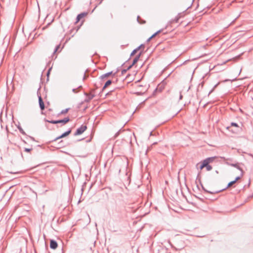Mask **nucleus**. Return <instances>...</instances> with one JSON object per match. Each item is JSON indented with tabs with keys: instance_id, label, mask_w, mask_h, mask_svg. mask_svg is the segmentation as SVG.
Here are the masks:
<instances>
[{
	"instance_id": "nucleus-1",
	"label": "nucleus",
	"mask_w": 253,
	"mask_h": 253,
	"mask_svg": "<svg viewBox=\"0 0 253 253\" xmlns=\"http://www.w3.org/2000/svg\"><path fill=\"white\" fill-rule=\"evenodd\" d=\"M220 158L224 160L225 164H226L227 165L234 167L239 169V170H240L241 172V176H243L244 172L243 171V169L240 166L241 164H240L238 162L236 163H230L229 162H228V161H231V159H226L224 157H221Z\"/></svg>"
},
{
	"instance_id": "nucleus-2",
	"label": "nucleus",
	"mask_w": 253,
	"mask_h": 253,
	"mask_svg": "<svg viewBox=\"0 0 253 253\" xmlns=\"http://www.w3.org/2000/svg\"><path fill=\"white\" fill-rule=\"evenodd\" d=\"M46 122H47L49 123L53 124H62V125H64L66 123L69 122L70 119L69 117L65 118L64 119L62 120H51V121H48V120H45Z\"/></svg>"
},
{
	"instance_id": "nucleus-3",
	"label": "nucleus",
	"mask_w": 253,
	"mask_h": 253,
	"mask_svg": "<svg viewBox=\"0 0 253 253\" xmlns=\"http://www.w3.org/2000/svg\"><path fill=\"white\" fill-rule=\"evenodd\" d=\"M86 129L87 126L85 125H82L77 129L76 131L74 133V135L76 136L82 134Z\"/></svg>"
},
{
	"instance_id": "nucleus-4",
	"label": "nucleus",
	"mask_w": 253,
	"mask_h": 253,
	"mask_svg": "<svg viewBox=\"0 0 253 253\" xmlns=\"http://www.w3.org/2000/svg\"><path fill=\"white\" fill-rule=\"evenodd\" d=\"M94 91V90H92L90 93H85L84 94L87 96V98L85 99L84 101L86 102H89L95 95L92 93Z\"/></svg>"
},
{
	"instance_id": "nucleus-5",
	"label": "nucleus",
	"mask_w": 253,
	"mask_h": 253,
	"mask_svg": "<svg viewBox=\"0 0 253 253\" xmlns=\"http://www.w3.org/2000/svg\"><path fill=\"white\" fill-rule=\"evenodd\" d=\"M71 132V129H69L68 130V131L65 132L64 133H63L62 134H61V135L56 137L55 139H54L53 140H52L51 141L53 142V141H56L57 140L60 139V138H63L64 137H66L67 136V135H68L69 134H70Z\"/></svg>"
},
{
	"instance_id": "nucleus-6",
	"label": "nucleus",
	"mask_w": 253,
	"mask_h": 253,
	"mask_svg": "<svg viewBox=\"0 0 253 253\" xmlns=\"http://www.w3.org/2000/svg\"><path fill=\"white\" fill-rule=\"evenodd\" d=\"M38 95V99H39V106H40V109L42 111H43L44 109H45V106H44V102L43 101V100L41 97V95L40 94Z\"/></svg>"
},
{
	"instance_id": "nucleus-7",
	"label": "nucleus",
	"mask_w": 253,
	"mask_h": 253,
	"mask_svg": "<svg viewBox=\"0 0 253 253\" xmlns=\"http://www.w3.org/2000/svg\"><path fill=\"white\" fill-rule=\"evenodd\" d=\"M142 51H140V53L137 55H136L135 58L133 59V62H132V63L131 65H130L128 68H127V69H130L135 63H136L137 62V61H138L141 54H142Z\"/></svg>"
},
{
	"instance_id": "nucleus-8",
	"label": "nucleus",
	"mask_w": 253,
	"mask_h": 253,
	"mask_svg": "<svg viewBox=\"0 0 253 253\" xmlns=\"http://www.w3.org/2000/svg\"><path fill=\"white\" fill-rule=\"evenodd\" d=\"M58 246L56 241L54 240H51L50 241V247L52 249H55Z\"/></svg>"
},
{
	"instance_id": "nucleus-9",
	"label": "nucleus",
	"mask_w": 253,
	"mask_h": 253,
	"mask_svg": "<svg viewBox=\"0 0 253 253\" xmlns=\"http://www.w3.org/2000/svg\"><path fill=\"white\" fill-rule=\"evenodd\" d=\"M63 47H62L61 48H60V44L57 45H56L55 48V49H54V51L53 52V54L52 55V58L54 57V55H55V54L56 52H58V53L60 52L61 51L62 49L63 48Z\"/></svg>"
},
{
	"instance_id": "nucleus-10",
	"label": "nucleus",
	"mask_w": 253,
	"mask_h": 253,
	"mask_svg": "<svg viewBox=\"0 0 253 253\" xmlns=\"http://www.w3.org/2000/svg\"><path fill=\"white\" fill-rule=\"evenodd\" d=\"M216 158H217V157H216V156L209 157V158H207L206 159H205L204 161L206 164H209L210 163H212Z\"/></svg>"
},
{
	"instance_id": "nucleus-11",
	"label": "nucleus",
	"mask_w": 253,
	"mask_h": 253,
	"mask_svg": "<svg viewBox=\"0 0 253 253\" xmlns=\"http://www.w3.org/2000/svg\"><path fill=\"white\" fill-rule=\"evenodd\" d=\"M87 14L86 12H83L78 14L76 18V23L78 22L82 18L85 16Z\"/></svg>"
},
{
	"instance_id": "nucleus-12",
	"label": "nucleus",
	"mask_w": 253,
	"mask_h": 253,
	"mask_svg": "<svg viewBox=\"0 0 253 253\" xmlns=\"http://www.w3.org/2000/svg\"><path fill=\"white\" fill-rule=\"evenodd\" d=\"M112 74H113V72L112 71L108 72V73H107L106 74H104L101 75L100 77V79H101L102 80H104L105 78L108 77L109 76H110V75H111Z\"/></svg>"
},
{
	"instance_id": "nucleus-13",
	"label": "nucleus",
	"mask_w": 253,
	"mask_h": 253,
	"mask_svg": "<svg viewBox=\"0 0 253 253\" xmlns=\"http://www.w3.org/2000/svg\"><path fill=\"white\" fill-rule=\"evenodd\" d=\"M112 83H114L113 81L109 80H108L105 84L104 86L102 88V90H103L105 89L106 87H107L108 86H109Z\"/></svg>"
},
{
	"instance_id": "nucleus-14",
	"label": "nucleus",
	"mask_w": 253,
	"mask_h": 253,
	"mask_svg": "<svg viewBox=\"0 0 253 253\" xmlns=\"http://www.w3.org/2000/svg\"><path fill=\"white\" fill-rule=\"evenodd\" d=\"M231 126L236 127L237 128V129H236L237 131H238L239 130V129H240V127H239L238 125L236 123H233V122L231 123Z\"/></svg>"
},
{
	"instance_id": "nucleus-15",
	"label": "nucleus",
	"mask_w": 253,
	"mask_h": 253,
	"mask_svg": "<svg viewBox=\"0 0 253 253\" xmlns=\"http://www.w3.org/2000/svg\"><path fill=\"white\" fill-rule=\"evenodd\" d=\"M137 20L138 23L140 24H144L146 23V21L143 19H142L139 16H137Z\"/></svg>"
},
{
	"instance_id": "nucleus-16",
	"label": "nucleus",
	"mask_w": 253,
	"mask_h": 253,
	"mask_svg": "<svg viewBox=\"0 0 253 253\" xmlns=\"http://www.w3.org/2000/svg\"><path fill=\"white\" fill-rule=\"evenodd\" d=\"M161 32V30H159L158 31H157V32H156L155 33H154L153 35H152L147 40V41H150L152 38H153L154 37H155L158 34L160 33Z\"/></svg>"
},
{
	"instance_id": "nucleus-17",
	"label": "nucleus",
	"mask_w": 253,
	"mask_h": 253,
	"mask_svg": "<svg viewBox=\"0 0 253 253\" xmlns=\"http://www.w3.org/2000/svg\"><path fill=\"white\" fill-rule=\"evenodd\" d=\"M207 165V164L206 163V162H205V161L204 160L202 162V165L200 166V169H202L206 167V166Z\"/></svg>"
},
{
	"instance_id": "nucleus-18",
	"label": "nucleus",
	"mask_w": 253,
	"mask_h": 253,
	"mask_svg": "<svg viewBox=\"0 0 253 253\" xmlns=\"http://www.w3.org/2000/svg\"><path fill=\"white\" fill-rule=\"evenodd\" d=\"M207 166H206V169L207 171H210L212 169V167L209 164H207Z\"/></svg>"
},
{
	"instance_id": "nucleus-19",
	"label": "nucleus",
	"mask_w": 253,
	"mask_h": 253,
	"mask_svg": "<svg viewBox=\"0 0 253 253\" xmlns=\"http://www.w3.org/2000/svg\"><path fill=\"white\" fill-rule=\"evenodd\" d=\"M236 183V180H233V181H232L231 182H230L228 184V185L227 186L226 188H228V187H231V186H232L234 184H235Z\"/></svg>"
},
{
	"instance_id": "nucleus-20",
	"label": "nucleus",
	"mask_w": 253,
	"mask_h": 253,
	"mask_svg": "<svg viewBox=\"0 0 253 253\" xmlns=\"http://www.w3.org/2000/svg\"><path fill=\"white\" fill-rule=\"evenodd\" d=\"M33 150V148L32 147H31V148H25L24 149V151L25 152H27V153H30L31 152V151Z\"/></svg>"
},
{
	"instance_id": "nucleus-21",
	"label": "nucleus",
	"mask_w": 253,
	"mask_h": 253,
	"mask_svg": "<svg viewBox=\"0 0 253 253\" xmlns=\"http://www.w3.org/2000/svg\"><path fill=\"white\" fill-rule=\"evenodd\" d=\"M18 128L21 133H22L23 135H26L25 132L21 127H18Z\"/></svg>"
},
{
	"instance_id": "nucleus-22",
	"label": "nucleus",
	"mask_w": 253,
	"mask_h": 253,
	"mask_svg": "<svg viewBox=\"0 0 253 253\" xmlns=\"http://www.w3.org/2000/svg\"><path fill=\"white\" fill-rule=\"evenodd\" d=\"M138 51V50H137L136 48H135V49H134L131 53L130 54V56H133Z\"/></svg>"
},
{
	"instance_id": "nucleus-23",
	"label": "nucleus",
	"mask_w": 253,
	"mask_h": 253,
	"mask_svg": "<svg viewBox=\"0 0 253 253\" xmlns=\"http://www.w3.org/2000/svg\"><path fill=\"white\" fill-rule=\"evenodd\" d=\"M69 110V108H67V109H66L65 110H63L61 112V114H66V113H67L68 112Z\"/></svg>"
},
{
	"instance_id": "nucleus-24",
	"label": "nucleus",
	"mask_w": 253,
	"mask_h": 253,
	"mask_svg": "<svg viewBox=\"0 0 253 253\" xmlns=\"http://www.w3.org/2000/svg\"><path fill=\"white\" fill-rule=\"evenodd\" d=\"M87 72V70H86L85 72L84 73V77H83V80L84 81L88 77V75H86V73Z\"/></svg>"
},
{
	"instance_id": "nucleus-25",
	"label": "nucleus",
	"mask_w": 253,
	"mask_h": 253,
	"mask_svg": "<svg viewBox=\"0 0 253 253\" xmlns=\"http://www.w3.org/2000/svg\"><path fill=\"white\" fill-rule=\"evenodd\" d=\"M202 188L204 190V191L206 193H211V194H213L214 193L213 192H211V191H209L207 190H206L203 185H202Z\"/></svg>"
},
{
	"instance_id": "nucleus-26",
	"label": "nucleus",
	"mask_w": 253,
	"mask_h": 253,
	"mask_svg": "<svg viewBox=\"0 0 253 253\" xmlns=\"http://www.w3.org/2000/svg\"><path fill=\"white\" fill-rule=\"evenodd\" d=\"M202 188L204 190V191L206 193H211V194H213L214 193L213 192H211V191H209L207 190H206L203 185H202Z\"/></svg>"
},
{
	"instance_id": "nucleus-27",
	"label": "nucleus",
	"mask_w": 253,
	"mask_h": 253,
	"mask_svg": "<svg viewBox=\"0 0 253 253\" xmlns=\"http://www.w3.org/2000/svg\"><path fill=\"white\" fill-rule=\"evenodd\" d=\"M142 47L144 48V45L143 44H141L140 45H139L138 47L136 48L137 50L138 51Z\"/></svg>"
},
{
	"instance_id": "nucleus-28",
	"label": "nucleus",
	"mask_w": 253,
	"mask_h": 253,
	"mask_svg": "<svg viewBox=\"0 0 253 253\" xmlns=\"http://www.w3.org/2000/svg\"><path fill=\"white\" fill-rule=\"evenodd\" d=\"M51 68H49V69H48V71H47V73H46V76H47V78H48V77H49V74H50V71H51Z\"/></svg>"
},
{
	"instance_id": "nucleus-29",
	"label": "nucleus",
	"mask_w": 253,
	"mask_h": 253,
	"mask_svg": "<svg viewBox=\"0 0 253 253\" xmlns=\"http://www.w3.org/2000/svg\"><path fill=\"white\" fill-rule=\"evenodd\" d=\"M182 98H183V96H182V94H181V92H179V100H181V99H182Z\"/></svg>"
},
{
	"instance_id": "nucleus-30",
	"label": "nucleus",
	"mask_w": 253,
	"mask_h": 253,
	"mask_svg": "<svg viewBox=\"0 0 253 253\" xmlns=\"http://www.w3.org/2000/svg\"><path fill=\"white\" fill-rule=\"evenodd\" d=\"M128 69H123L122 71V74H125V73H126V72L127 71Z\"/></svg>"
},
{
	"instance_id": "nucleus-31",
	"label": "nucleus",
	"mask_w": 253,
	"mask_h": 253,
	"mask_svg": "<svg viewBox=\"0 0 253 253\" xmlns=\"http://www.w3.org/2000/svg\"><path fill=\"white\" fill-rule=\"evenodd\" d=\"M241 177H242V176H241V175L240 176H237V177L235 178V179L234 180H236V182L238 180L240 179L241 178Z\"/></svg>"
},
{
	"instance_id": "nucleus-32",
	"label": "nucleus",
	"mask_w": 253,
	"mask_h": 253,
	"mask_svg": "<svg viewBox=\"0 0 253 253\" xmlns=\"http://www.w3.org/2000/svg\"><path fill=\"white\" fill-rule=\"evenodd\" d=\"M72 91L73 92H74L75 93L78 92L77 88H74V89H73Z\"/></svg>"
},
{
	"instance_id": "nucleus-33",
	"label": "nucleus",
	"mask_w": 253,
	"mask_h": 253,
	"mask_svg": "<svg viewBox=\"0 0 253 253\" xmlns=\"http://www.w3.org/2000/svg\"><path fill=\"white\" fill-rule=\"evenodd\" d=\"M9 172L10 173H13V174H16V173H18V172H14V171H10Z\"/></svg>"
},
{
	"instance_id": "nucleus-34",
	"label": "nucleus",
	"mask_w": 253,
	"mask_h": 253,
	"mask_svg": "<svg viewBox=\"0 0 253 253\" xmlns=\"http://www.w3.org/2000/svg\"><path fill=\"white\" fill-rule=\"evenodd\" d=\"M30 138L32 140H35V139L34 137H32V136H30Z\"/></svg>"
},
{
	"instance_id": "nucleus-35",
	"label": "nucleus",
	"mask_w": 253,
	"mask_h": 253,
	"mask_svg": "<svg viewBox=\"0 0 253 253\" xmlns=\"http://www.w3.org/2000/svg\"><path fill=\"white\" fill-rule=\"evenodd\" d=\"M119 132H120V131H118V132H117V133L116 134V135H116V136H117V135L119 134Z\"/></svg>"
},
{
	"instance_id": "nucleus-36",
	"label": "nucleus",
	"mask_w": 253,
	"mask_h": 253,
	"mask_svg": "<svg viewBox=\"0 0 253 253\" xmlns=\"http://www.w3.org/2000/svg\"><path fill=\"white\" fill-rule=\"evenodd\" d=\"M82 85H80V86H79L78 88H82Z\"/></svg>"
},
{
	"instance_id": "nucleus-37",
	"label": "nucleus",
	"mask_w": 253,
	"mask_h": 253,
	"mask_svg": "<svg viewBox=\"0 0 253 253\" xmlns=\"http://www.w3.org/2000/svg\"><path fill=\"white\" fill-rule=\"evenodd\" d=\"M57 58V55L55 56L54 59H56Z\"/></svg>"
},
{
	"instance_id": "nucleus-38",
	"label": "nucleus",
	"mask_w": 253,
	"mask_h": 253,
	"mask_svg": "<svg viewBox=\"0 0 253 253\" xmlns=\"http://www.w3.org/2000/svg\"><path fill=\"white\" fill-rule=\"evenodd\" d=\"M23 142H24V143H26V142L25 140H23Z\"/></svg>"
},
{
	"instance_id": "nucleus-39",
	"label": "nucleus",
	"mask_w": 253,
	"mask_h": 253,
	"mask_svg": "<svg viewBox=\"0 0 253 253\" xmlns=\"http://www.w3.org/2000/svg\"><path fill=\"white\" fill-rule=\"evenodd\" d=\"M212 90H211V91L210 92V93H211L212 91Z\"/></svg>"
},
{
	"instance_id": "nucleus-40",
	"label": "nucleus",
	"mask_w": 253,
	"mask_h": 253,
	"mask_svg": "<svg viewBox=\"0 0 253 253\" xmlns=\"http://www.w3.org/2000/svg\"><path fill=\"white\" fill-rule=\"evenodd\" d=\"M115 75V73L113 74V76H114Z\"/></svg>"
},
{
	"instance_id": "nucleus-41",
	"label": "nucleus",
	"mask_w": 253,
	"mask_h": 253,
	"mask_svg": "<svg viewBox=\"0 0 253 253\" xmlns=\"http://www.w3.org/2000/svg\"><path fill=\"white\" fill-rule=\"evenodd\" d=\"M220 191H219V192H220ZM218 192H219V191H218H218H216V192H215V193H218Z\"/></svg>"
}]
</instances>
